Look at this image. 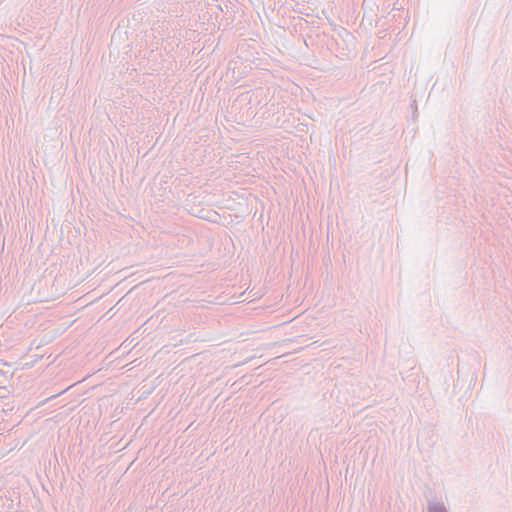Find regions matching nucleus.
Here are the masks:
<instances>
[{
  "instance_id": "1",
  "label": "nucleus",
  "mask_w": 512,
  "mask_h": 512,
  "mask_svg": "<svg viewBox=\"0 0 512 512\" xmlns=\"http://www.w3.org/2000/svg\"><path fill=\"white\" fill-rule=\"evenodd\" d=\"M429 512H445L443 507H430Z\"/></svg>"
}]
</instances>
